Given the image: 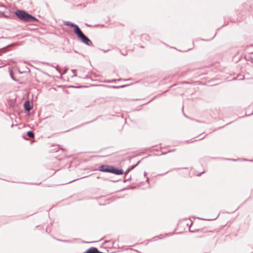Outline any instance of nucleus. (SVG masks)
<instances>
[{
	"mask_svg": "<svg viewBox=\"0 0 253 253\" xmlns=\"http://www.w3.org/2000/svg\"><path fill=\"white\" fill-rule=\"evenodd\" d=\"M15 14L19 19L26 22L37 21L35 17L22 10H17L15 12Z\"/></svg>",
	"mask_w": 253,
	"mask_h": 253,
	"instance_id": "nucleus-2",
	"label": "nucleus"
},
{
	"mask_svg": "<svg viewBox=\"0 0 253 253\" xmlns=\"http://www.w3.org/2000/svg\"><path fill=\"white\" fill-rule=\"evenodd\" d=\"M110 172L116 174H122L123 173V171L122 170L115 169L113 168L112 167H111Z\"/></svg>",
	"mask_w": 253,
	"mask_h": 253,
	"instance_id": "nucleus-5",
	"label": "nucleus"
},
{
	"mask_svg": "<svg viewBox=\"0 0 253 253\" xmlns=\"http://www.w3.org/2000/svg\"><path fill=\"white\" fill-rule=\"evenodd\" d=\"M27 135H28V136H29L30 137H32V138H33L34 137V134L33 132L31 131H29L27 132Z\"/></svg>",
	"mask_w": 253,
	"mask_h": 253,
	"instance_id": "nucleus-7",
	"label": "nucleus"
},
{
	"mask_svg": "<svg viewBox=\"0 0 253 253\" xmlns=\"http://www.w3.org/2000/svg\"><path fill=\"white\" fill-rule=\"evenodd\" d=\"M111 167L109 166H101L99 168V170L103 172H110Z\"/></svg>",
	"mask_w": 253,
	"mask_h": 253,
	"instance_id": "nucleus-3",
	"label": "nucleus"
},
{
	"mask_svg": "<svg viewBox=\"0 0 253 253\" xmlns=\"http://www.w3.org/2000/svg\"><path fill=\"white\" fill-rule=\"evenodd\" d=\"M4 52H5L4 49H1V50H0V52L3 53Z\"/></svg>",
	"mask_w": 253,
	"mask_h": 253,
	"instance_id": "nucleus-8",
	"label": "nucleus"
},
{
	"mask_svg": "<svg viewBox=\"0 0 253 253\" xmlns=\"http://www.w3.org/2000/svg\"><path fill=\"white\" fill-rule=\"evenodd\" d=\"M84 253H102L99 252L96 248H90L86 251Z\"/></svg>",
	"mask_w": 253,
	"mask_h": 253,
	"instance_id": "nucleus-4",
	"label": "nucleus"
},
{
	"mask_svg": "<svg viewBox=\"0 0 253 253\" xmlns=\"http://www.w3.org/2000/svg\"><path fill=\"white\" fill-rule=\"evenodd\" d=\"M25 109L26 111H29L31 109V107H30V103L29 102L27 101L24 103Z\"/></svg>",
	"mask_w": 253,
	"mask_h": 253,
	"instance_id": "nucleus-6",
	"label": "nucleus"
},
{
	"mask_svg": "<svg viewBox=\"0 0 253 253\" xmlns=\"http://www.w3.org/2000/svg\"><path fill=\"white\" fill-rule=\"evenodd\" d=\"M66 25L73 27L74 28V32L77 35L78 37L82 40V41L87 45H90L91 42L87 38L81 31L79 27L73 23H66Z\"/></svg>",
	"mask_w": 253,
	"mask_h": 253,
	"instance_id": "nucleus-1",
	"label": "nucleus"
}]
</instances>
